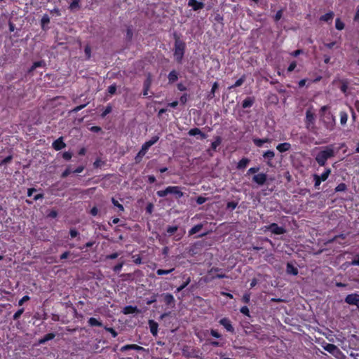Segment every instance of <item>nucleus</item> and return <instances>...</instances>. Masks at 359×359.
I'll return each instance as SVG.
<instances>
[{
    "label": "nucleus",
    "instance_id": "cd10ccee",
    "mask_svg": "<svg viewBox=\"0 0 359 359\" xmlns=\"http://www.w3.org/2000/svg\"><path fill=\"white\" fill-rule=\"evenodd\" d=\"M341 83L340 90L342 93H346L348 90V87L349 84V81L346 79H343L339 81Z\"/></svg>",
    "mask_w": 359,
    "mask_h": 359
},
{
    "label": "nucleus",
    "instance_id": "b1692460",
    "mask_svg": "<svg viewBox=\"0 0 359 359\" xmlns=\"http://www.w3.org/2000/svg\"><path fill=\"white\" fill-rule=\"evenodd\" d=\"M139 310L137 306H126L123 309V313L125 315L133 314L135 313H138Z\"/></svg>",
    "mask_w": 359,
    "mask_h": 359
},
{
    "label": "nucleus",
    "instance_id": "7ed1b4c3",
    "mask_svg": "<svg viewBox=\"0 0 359 359\" xmlns=\"http://www.w3.org/2000/svg\"><path fill=\"white\" fill-rule=\"evenodd\" d=\"M182 187L179 186H168L165 189L156 191V195L160 198H164L168 194L173 195L175 198L179 200L184 196Z\"/></svg>",
    "mask_w": 359,
    "mask_h": 359
},
{
    "label": "nucleus",
    "instance_id": "e2e57ef3",
    "mask_svg": "<svg viewBox=\"0 0 359 359\" xmlns=\"http://www.w3.org/2000/svg\"><path fill=\"white\" fill-rule=\"evenodd\" d=\"M259 170V167H252V168H250L248 171H247V175H250L251 174H254V173H257L258 171Z\"/></svg>",
    "mask_w": 359,
    "mask_h": 359
},
{
    "label": "nucleus",
    "instance_id": "a19ab883",
    "mask_svg": "<svg viewBox=\"0 0 359 359\" xmlns=\"http://www.w3.org/2000/svg\"><path fill=\"white\" fill-rule=\"evenodd\" d=\"M344 23L340 18H337L335 20V27L338 30H342L344 28Z\"/></svg>",
    "mask_w": 359,
    "mask_h": 359
},
{
    "label": "nucleus",
    "instance_id": "f03ea898",
    "mask_svg": "<svg viewBox=\"0 0 359 359\" xmlns=\"http://www.w3.org/2000/svg\"><path fill=\"white\" fill-rule=\"evenodd\" d=\"M174 38L173 56L177 63L182 64L186 50V43L176 34H174Z\"/></svg>",
    "mask_w": 359,
    "mask_h": 359
},
{
    "label": "nucleus",
    "instance_id": "423d86ee",
    "mask_svg": "<svg viewBox=\"0 0 359 359\" xmlns=\"http://www.w3.org/2000/svg\"><path fill=\"white\" fill-rule=\"evenodd\" d=\"M345 302L349 305L356 306L359 309V294L358 293H352L348 294L344 299Z\"/></svg>",
    "mask_w": 359,
    "mask_h": 359
},
{
    "label": "nucleus",
    "instance_id": "a878e982",
    "mask_svg": "<svg viewBox=\"0 0 359 359\" xmlns=\"http://www.w3.org/2000/svg\"><path fill=\"white\" fill-rule=\"evenodd\" d=\"M334 13L332 11H329L328 13H325V15H323L320 17V21L324 22H330L332 21L334 18Z\"/></svg>",
    "mask_w": 359,
    "mask_h": 359
},
{
    "label": "nucleus",
    "instance_id": "7c9ffc66",
    "mask_svg": "<svg viewBox=\"0 0 359 359\" xmlns=\"http://www.w3.org/2000/svg\"><path fill=\"white\" fill-rule=\"evenodd\" d=\"M354 265L359 266V255H355V257L351 262H346L344 264V266H345L346 267H348V266H354Z\"/></svg>",
    "mask_w": 359,
    "mask_h": 359
},
{
    "label": "nucleus",
    "instance_id": "1a4fd4ad",
    "mask_svg": "<svg viewBox=\"0 0 359 359\" xmlns=\"http://www.w3.org/2000/svg\"><path fill=\"white\" fill-rule=\"evenodd\" d=\"M219 324L222 325L227 332L233 333L234 327H233L231 320L227 318H223L219 321Z\"/></svg>",
    "mask_w": 359,
    "mask_h": 359
},
{
    "label": "nucleus",
    "instance_id": "2f4dec72",
    "mask_svg": "<svg viewBox=\"0 0 359 359\" xmlns=\"http://www.w3.org/2000/svg\"><path fill=\"white\" fill-rule=\"evenodd\" d=\"M147 151L148 150L142 145L141 149L139 151L137 156H135V161L140 162L141 158L146 154Z\"/></svg>",
    "mask_w": 359,
    "mask_h": 359
},
{
    "label": "nucleus",
    "instance_id": "9b49d317",
    "mask_svg": "<svg viewBox=\"0 0 359 359\" xmlns=\"http://www.w3.org/2000/svg\"><path fill=\"white\" fill-rule=\"evenodd\" d=\"M53 148L55 151H60L66 147V144L64 142L63 137H60L55 140L52 144Z\"/></svg>",
    "mask_w": 359,
    "mask_h": 359
},
{
    "label": "nucleus",
    "instance_id": "39448f33",
    "mask_svg": "<svg viewBox=\"0 0 359 359\" xmlns=\"http://www.w3.org/2000/svg\"><path fill=\"white\" fill-rule=\"evenodd\" d=\"M265 231H269L274 235H282L286 233V229L283 226H279L276 223H271L264 226Z\"/></svg>",
    "mask_w": 359,
    "mask_h": 359
},
{
    "label": "nucleus",
    "instance_id": "69168bd1",
    "mask_svg": "<svg viewBox=\"0 0 359 359\" xmlns=\"http://www.w3.org/2000/svg\"><path fill=\"white\" fill-rule=\"evenodd\" d=\"M111 111V107L108 105L106 107L105 109L103 111V112L101 114V116L102 118L105 117L107 114H109Z\"/></svg>",
    "mask_w": 359,
    "mask_h": 359
},
{
    "label": "nucleus",
    "instance_id": "f3484780",
    "mask_svg": "<svg viewBox=\"0 0 359 359\" xmlns=\"http://www.w3.org/2000/svg\"><path fill=\"white\" fill-rule=\"evenodd\" d=\"M188 134L190 136H196L197 135H199L201 140L205 139L207 137V135L203 133L201 129L198 128H194L189 130L188 132Z\"/></svg>",
    "mask_w": 359,
    "mask_h": 359
},
{
    "label": "nucleus",
    "instance_id": "338daca9",
    "mask_svg": "<svg viewBox=\"0 0 359 359\" xmlns=\"http://www.w3.org/2000/svg\"><path fill=\"white\" fill-rule=\"evenodd\" d=\"M282 15H283V11L282 10L278 11L277 13H276L274 18H274V21H276V22L279 21L281 19Z\"/></svg>",
    "mask_w": 359,
    "mask_h": 359
},
{
    "label": "nucleus",
    "instance_id": "3c124183",
    "mask_svg": "<svg viewBox=\"0 0 359 359\" xmlns=\"http://www.w3.org/2000/svg\"><path fill=\"white\" fill-rule=\"evenodd\" d=\"M178 229L177 226H168L166 231L168 234L172 235L175 233Z\"/></svg>",
    "mask_w": 359,
    "mask_h": 359
},
{
    "label": "nucleus",
    "instance_id": "680f3d73",
    "mask_svg": "<svg viewBox=\"0 0 359 359\" xmlns=\"http://www.w3.org/2000/svg\"><path fill=\"white\" fill-rule=\"evenodd\" d=\"M207 201V198L205 197H203L202 196H198L196 199V201L198 205H202L204 203H205Z\"/></svg>",
    "mask_w": 359,
    "mask_h": 359
},
{
    "label": "nucleus",
    "instance_id": "774afa93",
    "mask_svg": "<svg viewBox=\"0 0 359 359\" xmlns=\"http://www.w3.org/2000/svg\"><path fill=\"white\" fill-rule=\"evenodd\" d=\"M296 67H297V62L292 61L288 66L287 70L288 72H291L294 71V69L296 68Z\"/></svg>",
    "mask_w": 359,
    "mask_h": 359
},
{
    "label": "nucleus",
    "instance_id": "6e6d98bb",
    "mask_svg": "<svg viewBox=\"0 0 359 359\" xmlns=\"http://www.w3.org/2000/svg\"><path fill=\"white\" fill-rule=\"evenodd\" d=\"M12 158L13 156L11 155L6 156L0 162V165H4L9 163L11 161Z\"/></svg>",
    "mask_w": 359,
    "mask_h": 359
},
{
    "label": "nucleus",
    "instance_id": "0e129e2a",
    "mask_svg": "<svg viewBox=\"0 0 359 359\" xmlns=\"http://www.w3.org/2000/svg\"><path fill=\"white\" fill-rule=\"evenodd\" d=\"M116 92V84L111 85L108 87V93L111 95L115 94Z\"/></svg>",
    "mask_w": 359,
    "mask_h": 359
},
{
    "label": "nucleus",
    "instance_id": "c85d7f7f",
    "mask_svg": "<svg viewBox=\"0 0 359 359\" xmlns=\"http://www.w3.org/2000/svg\"><path fill=\"white\" fill-rule=\"evenodd\" d=\"M331 172H332L331 168H326L325 169V171L320 175H318V177L320 178V180L322 182H324V181L327 180V178H328L329 175H330Z\"/></svg>",
    "mask_w": 359,
    "mask_h": 359
},
{
    "label": "nucleus",
    "instance_id": "09e8293b",
    "mask_svg": "<svg viewBox=\"0 0 359 359\" xmlns=\"http://www.w3.org/2000/svg\"><path fill=\"white\" fill-rule=\"evenodd\" d=\"M313 180H314V187L316 189V188H318V187L320 185L322 181L320 180V178L318 177V175L317 174H314L313 175Z\"/></svg>",
    "mask_w": 359,
    "mask_h": 359
},
{
    "label": "nucleus",
    "instance_id": "ea45409f",
    "mask_svg": "<svg viewBox=\"0 0 359 359\" xmlns=\"http://www.w3.org/2000/svg\"><path fill=\"white\" fill-rule=\"evenodd\" d=\"M346 189H347L346 184L345 183H340L335 187L334 191H335V192H341V191H345Z\"/></svg>",
    "mask_w": 359,
    "mask_h": 359
},
{
    "label": "nucleus",
    "instance_id": "bb28decb",
    "mask_svg": "<svg viewBox=\"0 0 359 359\" xmlns=\"http://www.w3.org/2000/svg\"><path fill=\"white\" fill-rule=\"evenodd\" d=\"M246 79V76L243 74L240 79H238L234 84L229 87V89H233L239 86H241Z\"/></svg>",
    "mask_w": 359,
    "mask_h": 359
},
{
    "label": "nucleus",
    "instance_id": "393cba45",
    "mask_svg": "<svg viewBox=\"0 0 359 359\" xmlns=\"http://www.w3.org/2000/svg\"><path fill=\"white\" fill-rule=\"evenodd\" d=\"M55 334L51 332V333H48L46 334V335H44L42 338H41L39 340V343L40 344H45L46 342L50 341V340H52L55 338Z\"/></svg>",
    "mask_w": 359,
    "mask_h": 359
},
{
    "label": "nucleus",
    "instance_id": "f257e3e1",
    "mask_svg": "<svg viewBox=\"0 0 359 359\" xmlns=\"http://www.w3.org/2000/svg\"><path fill=\"white\" fill-rule=\"evenodd\" d=\"M335 155L333 144H330L323 148L316 156L315 161L319 166H325L328 159Z\"/></svg>",
    "mask_w": 359,
    "mask_h": 359
},
{
    "label": "nucleus",
    "instance_id": "a18cd8bd",
    "mask_svg": "<svg viewBox=\"0 0 359 359\" xmlns=\"http://www.w3.org/2000/svg\"><path fill=\"white\" fill-rule=\"evenodd\" d=\"M24 311H25L24 308H21V309H18V311L14 313V315L13 316V319L14 320H18V319L20 318L21 315L23 313Z\"/></svg>",
    "mask_w": 359,
    "mask_h": 359
},
{
    "label": "nucleus",
    "instance_id": "8fccbe9b",
    "mask_svg": "<svg viewBox=\"0 0 359 359\" xmlns=\"http://www.w3.org/2000/svg\"><path fill=\"white\" fill-rule=\"evenodd\" d=\"M210 334L213 337L217 339H222V334L217 330L211 329L210 330Z\"/></svg>",
    "mask_w": 359,
    "mask_h": 359
},
{
    "label": "nucleus",
    "instance_id": "4be33fe9",
    "mask_svg": "<svg viewBox=\"0 0 359 359\" xmlns=\"http://www.w3.org/2000/svg\"><path fill=\"white\" fill-rule=\"evenodd\" d=\"M149 325L150 332L152 334V335L156 336L158 334V323L156 321H154V320H149Z\"/></svg>",
    "mask_w": 359,
    "mask_h": 359
},
{
    "label": "nucleus",
    "instance_id": "20e7f679",
    "mask_svg": "<svg viewBox=\"0 0 359 359\" xmlns=\"http://www.w3.org/2000/svg\"><path fill=\"white\" fill-rule=\"evenodd\" d=\"M226 275L223 273L222 269L217 267H212L208 271V275L205 277V281H212L215 278H226Z\"/></svg>",
    "mask_w": 359,
    "mask_h": 359
},
{
    "label": "nucleus",
    "instance_id": "c756f323",
    "mask_svg": "<svg viewBox=\"0 0 359 359\" xmlns=\"http://www.w3.org/2000/svg\"><path fill=\"white\" fill-rule=\"evenodd\" d=\"M91 327H102V323L95 318H90L88 321Z\"/></svg>",
    "mask_w": 359,
    "mask_h": 359
},
{
    "label": "nucleus",
    "instance_id": "c03bdc74",
    "mask_svg": "<svg viewBox=\"0 0 359 359\" xmlns=\"http://www.w3.org/2000/svg\"><path fill=\"white\" fill-rule=\"evenodd\" d=\"M84 53L86 55V59L89 60L91 57V48L88 44L85 46Z\"/></svg>",
    "mask_w": 359,
    "mask_h": 359
},
{
    "label": "nucleus",
    "instance_id": "a211bd4d",
    "mask_svg": "<svg viewBox=\"0 0 359 359\" xmlns=\"http://www.w3.org/2000/svg\"><path fill=\"white\" fill-rule=\"evenodd\" d=\"M298 272H299L298 269L294 265H293L290 262H288L287 264L286 273L287 274L297 276L298 274Z\"/></svg>",
    "mask_w": 359,
    "mask_h": 359
},
{
    "label": "nucleus",
    "instance_id": "6e6552de",
    "mask_svg": "<svg viewBox=\"0 0 359 359\" xmlns=\"http://www.w3.org/2000/svg\"><path fill=\"white\" fill-rule=\"evenodd\" d=\"M323 348L333 355L341 353L340 349L333 344L325 343V344L323 346Z\"/></svg>",
    "mask_w": 359,
    "mask_h": 359
},
{
    "label": "nucleus",
    "instance_id": "f704fd0d",
    "mask_svg": "<svg viewBox=\"0 0 359 359\" xmlns=\"http://www.w3.org/2000/svg\"><path fill=\"white\" fill-rule=\"evenodd\" d=\"M191 282V278L189 276H187L185 279V281L177 288V292H180L182 290H184Z\"/></svg>",
    "mask_w": 359,
    "mask_h": 359
},
{
    "label": "nucleus",
    "instance_id": "473e14b6",
    "mask_svg": "<svg viewBox=\"0 0 359 359\" xmlns=\"http://www.w3.org/2000/svg\"><path fill=\"white\" fill-rule=\"evenodd\" d=\"M203 228L202 224H198L195 226H194L189 231V236L196 234V233L199 232Z\"/></svg>",
    "mask_w": 359,
    "mask_h": 359
},
{
    "label": "nucleus",
    "instance_id": "58836bf2",
    "mask_svg": "<svg viewBox=\"0 0 359 359\" xmlns=\"http://www.w3.org/2000/svg\"><path fill=\"white\" fill-rule=\"evenodd\" d=\"M111 203L115 207L118 208V209L120 212L124 211L123 205L122 204L119 203V202L118 201H116L114 198H111Z\"/></svg>",
    "mask_w": 359,
    "mask_h": 359
},
{
    "label": "nucleus",
    "instance_id": "5fc2aeb1",
    "mask_svg": "<svg viewBox=\"0 0 359 359\" xmlns=\"http://www.w3.org/2000/svg\"><path fill=\"white\" fill-rule=\"evenodd\" d=\"M238 205V203L235 201L228 202L226 204V208L231 210H234Z\"/></svg>",
    "mask_w": 359,
    "mask_h": 359
},
{
    "label": "nucleus",
    "instance_id": "ddd939ff",
    "mask_svg": "<svg viewBox=\"0 0 359 359\" xmlns=\"http://www.w3.org/2000/svg\"><path fill=\"white\" fill-rule=\"evenodd\" d=\"M134 350V351H143L144 348L140 346L137 344H126L121 347L120 351L121 352H126L127 351Z\"/></svg>",
    "mask_w": 359,
    "mask_h": 359
},
{
    "label": "nucleus",
    "instance_id": "13d9d810",
    "mask_svg": "<svg viewBox=\"0 0 359 359\" xmlns=\"http://www.w3.org/2000/svg\"><path fill=\"white\" fill-rule=\"evenodd\" d=\"M240 312L245 316H250V311L247 306H243L241 308Z\"/></svg>",
    "mask_w": 359,
    "mask_h": 359
},
{
    "label": "nucleus",
    "instance_id": "dca6fc26",
    "mask_svg": "<svg viewBox=\"0 0 359 359\" xmlns=\"http://www.w3.org/2000/svg\"><path fill=\"white\" fill-rule=\"evenodd\" d=\"M250 160L248 158H242L237 163L236 168L239 170H243L247 168L250 163Z\"/></svg>",
    "mask_w": 359,
    "mask_h": 359
},
{
    "label": "nucleus",
    "instance_id": "4d7b16f0",
    "mask_svg": "<svg viewBox=\"0 0 359 359\" xmlns=\"http://www.w3.org/2000/svg\"><path fill=\"white\" fill-rule=\"evenodd\" d=\"M250 300V293L246 292L243 294L242 297V302L245 304H248Z\"/></svg>",
    "mask_w": 359,
    "mask_h": 359
},
{
    "label": "nucleus",
    "instance_id": "49530a36",
    "mask_svg": "<svg viewBox=\"0 0 359 359\" xmlns=\"http://www.w3.org/2000/svg\"><path fill=\"white\" fill-rule=\"evenodd\" d=\"M80 1H81V0H72V3L70 4L69 8L71 10L79 8H80V5H79Z\"/></svg>",
    "mask_w": 359,
    "mask_h": 359
},
{
    "label": "nucleus",
    "instance_id": "de8ad7c7",
    "mask_svg": "<svg viewBox=\"0 0 359 359\" xmlns=\"http://www.w3.org/2000/svg\"><path fill=\"white\" fill-rule=\"evenodd\" d=\"M33 65H34V68H36V69L38 67H46V63L43 60L34 62L33 63Z\"/></svg>",
    "mask_w": 359,
    "mask_h": 359
},
{
    "label": "nucleus",
    "instance_id": "0eeeda50",
    "mask_svg": "<svg viewBox=\"0 0 359 359\" xmlns=\"http://www.w3.org/2000/svg\"><path fill=\"white\" fill-rule=\"evenodd\" d=\"M267 180V175L266 173H258L252 177V181L259 186L264 185Z\"/></svg>",
    "mask_w": 359,
    "mask_h": 359
},
{
    "label": "nucleus",
    "instance_id": "79ce46f5",
    "mask_svg": "<svg viewBox=\"0 0 359 359\" xmlns=\"http://www.w3.org/2000/svg\"><path fill=\"white\" fill-rule=\"evenodd\" d=\"M218 87H219V84H218L217 82H215L212 84L211 90H210V94L208 95L209 97L212 98V97H215V93L216 90L218 88Z\"/></svg>",
    "mask_w": 359,
    "mask_h": 359
},
{
    "label": "nucleus",
    "instance_id": "c9c22d12",
    "mask_svg": "<svg viewBox=\"0 0 359 359\" xmlns=\"http://www.w3.org/2000/svg\"><path fill=\"white\" fill-rule=\"evenodd\" d=\"M69 236L71 238H77L78 240H80V233L75 228H71L69 230Z\"/></svg>",
    "mask_w": 359,
    "mask_h": 359
},
{
    "label": "nucleus",
    "instance_id": "052dcab7",
    "mask_svg": "<svg viewBox=\"0 0 359 359\" xmlns=\"http://www.w3.org/2000/svg\"><path fill=\"white\" fill-rule=\"evenodd\" d=\"M189 95L184 93L180 98V102L182 104H185L188 100Z\"/></svg>",
    "mask_w": 359,
    "mask_h": 359
},
{
    "label": "nucleus",
    "instance_id": "412c9836",
    "mask_svg": "<svg viewBox=\"0 0 359 359\" xmlns=\"http://www.w3.org/2000/svg\"><path fill=\"white\" fill-rule=\"evenodd\" d=\"M168 79L169 83H174L179 79V73L176 70H172L168 74Z\"/></svg>",
    "mask_w": 359,
    "mask_h": 359
},
{
    "label": "nucleus",
    "instance_id": "bf43d9fd",
    "mask_svg": "<svg viewBox=\"0 0 359 359\" xmlns=\"http://www.w3.org/2000/svg\"><path fill=\"white\" fill-rule=\"evenodd\" d=\"M123 264H124L123 262H120V263L117 264L116 265H115V266L113 267V271H114L115 273H118V272H119V271L121 270V269H122V267H123Z\"/></svg>",
    "mask_w": 359,
    "mask_h": 359
},
{
    "label": "nucleus",
    "instance_id": "4468645a",
    "mask_svg": "<svg viewBox=\"0 0 359 359\" xmlns=\"http://www.w3.org/2000/svg\"><path fill=\"white\" fill-rule=\"evenodd\" d=\"M151 75L149 74L147 78L145 79V81H144V84H143V91H142V95L144 96H147L148 95V92H149V90L151 86Z\"/></svg>",
    "mask_w": 359,
    "mask_h": 359
},
{
    "label": "nucleus",
    "instance_id": "5701e85b",
    "mask_svg": "<svg viewBox=\"0 0 359 359\" xmlns=\"http://www.w3.org/2000/svg\"><path fill=\"white\" fill-rule=\"evenodd\" d=\"M162 296L163 297V302L166 305L170 306L175 303V299L172 294L164 293L162 294Z\"/></svg>",
    "mask_w": 359,
    "mask_h": 359
},
{
    "label": "nucleus",
    "instance_id": "37998d69",
    "mask_svg": "<svg viewBox=\"0 0 359 359\" xmlns=\"http://www.w3.org/2000/svg\"><path fill=\"white\" fill-rule=\"evenodd\" d=\"M72 172H73V170H72L71 166L68 165L67 168L62 172L61 177L65 178L67 176H69Z\"/></svg>",
    "mask_w": 359,
    "mask_h": 359
},
{
    "label": "nucleus",
    "instance_id": "603ef678",
    "mask_svg": "<svg viewBox=\"0 0 359 359\" xmlns=\"http://www.w3.org/2000/svg\"><path fill=\"white\" fill-rule=\"evenodd\" d=\"M104 163L105 162L102 161L100 158H97L93 163V167L95 168H100Z\"/></svg>",
    "mask_w": 359,
    "mask_h": 359
},
{
    "label": "nucleus",
    "instance_id": "6ab92c4d",
    "mask_svg": "<svg viewBox=\"0 0 359 359\" xmlns=\"http://www.w3.org/2000/svg\"><path fill=\"white\" fill-rule=\"evenodd\" d=\"M255 102L254 97H247L242 102V107L243 109L251 107Z\"/></svg>",
    "mask_w": 359,
    "mask_h": 359
},
{
    "label": "nucleus",
    "instance_id": "864d4df0",
    "mask_svg": "<svg viewBox=\"0 0 359 359\" xmlns=\"http://www.w3.org/2000/svg\"><path fill=\"white\" fill-rule=\"evenodd\" d=\"M252 142L257 147H262L264 144L262 139L260 138H253Z\"/></svg>",
    "mask_w": 359,
    "mask_h": 359
},
{
    "label": "nucleus",
    "instance_id": "aec40b11",
    "mask_svg": "<svg viewBox=\"0 0 359 359\" xmlns=\"http://www.w3.org/2000/svg\"><path fill=\"white\" fill-rule=\"evenodd\" d=\"M290 149L291 144L289 142L280 143L276 146V149L280 153L287 151Z\"/></svg>",
    "mask_w": 359,
    "mask_h": 359
},
{
    "label": "nucleus",
    "instance_id": "f8f14e48",
    "mask_svg": "<svg viewBox=\"0 0 359 359\" xmlns=\"http://www.w3.org/2000/svg\"><path fill=\"white\" fill-rule=\"evenodd\" d=\"M188 6L192 7L193 10L196 11L203 9L205 4L203 2L198 1L197 0H189Z\"/></svg>",
    "mask_w": 359,
    "mask_h": 359
},
{
    "label": "nucleus",
    "instance_id": "2eb2a0df",
    "mask_svg": "<svg viewBox=\"0 0 359 359\" xmlns=\"http://www.w3.org/2000/svg\"><path fill=\"white\" fill-rule=\"evenodd\" d=\"M315 121V115L310 110H307L306 112L305 123L307 128H309L311 124H313Z\"/></svg>",
    "mask_w": 359,
    "mask_h": 359
},
{
    "label": "nucleus",
    "instance_id": "72a5a7b5",
    "mask_svg": "<svg viewBox=\"0 0 359 359\" xmlns=\"http://www.w3.org/2000/svg\"><path fill=\"white\" fill-rule=\"evenodd\" d=\"M222 142V138L220 136H217L215 138V140L211 143V149L213 151H216L218 146L220 145Z\"/></svg>",
    "mask_w": 359,
    "mask_h": 359
},
{
    "label": "nucleus",
    "instance_id": "4c0bfd02",
    "mask_svg": "<svg viewBox=\"0 0 359 359\" xmlns=\"http://www.w3.org/2000/svg\"><path fill=\"white\" fill-rule=\"evenodd\" d=\"M175 270V268H172L168 270L159 269L156 271V273L158 276L167 275L172 273Z\"/></svg>",
    "mask_w": 359,
    "mask_h": 359
},
{
    "label": "nucleus",
    "instance_id": "e433bc0d",
    "mask_svg": "<svg viewBox=\"0 0 359 359\" xmlns=\"http://www.w3.org/2000/svg\"><path fill=\"white\" fill-rule=\"evenodd\" d=\"M340 123L341 125H345L348 120V114L345 111L340 112Z\"/></svg>",
    "mask_w": 359,
    "mask_h": 359
},
{
    "label": "nucleus",
    "instance_id": "9d476101",
    "mask_svg": "<svg viewBox=\"0 0 359 359\" xmlns=\"http://www.w3.org/2000/svg\"><path fill=\"white\" fill-rule=\"evenodd\" d=\"M263 158L266 160L267 165L272 167V160L275 157V152L272 150H268L263 154Z\"/></svg>",
    "mask_w": 359,
    "mask_h": 359
}]
</instances>
